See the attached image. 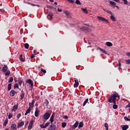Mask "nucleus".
I'll return each mask as SVG.
<instances>
[{"label": "nucleus", "mask_w": 130, "mask_h": 130, "mask_svg": "<svg viewBox=\"0 0 130 130\" xmlns=\"http://www.w3.org/2000/svg\"><path fill=\"white\" fill-rule=\"evenodd\" d=\"M64 14H66V16H69L70 15V13L68 11H64L63 12Z\"/></svg>", "instance_id": "a19ab883"}, {"label": "nucleus", "mask_w": 130, "mask_h": 130, "mask_svg": "<svg viewBox=\"0 0 130 130\" xmlns=\"http://www.w3.org/2000/svg\"><path fill=\"white\" fill-rule=\"evenodd\" d=\"M125 61L127 63V64H129V63H130V59L125 60Z\"/></svg>", "instance_id": "a18cd8bd"}, {"label": "nucleus", "mask_w": 130, "mask_h": 130, "mask_svg": "<svg viewBox=\"0 0 130 130\" xmlns=\"http://www.w3.org/2000/svg\"><path fill=\"white\" fill-rule=\"evenodd\" d=\"M3 71L4 73H5V72H7V71H8V66L5 65L3 68Z\"/></svg>", "instance_id": "dca6fc26"}, {"label": "nucleus", "mask_w": 130, "mask_h": 130, "mask_svg": "<svg viewBox=\"0 0 130 130\" xmlns=\"http://www.w3.org/2000/svg\"><path fill=\"white\" fill-rule=\"evenodd\" d=\"M34 57H35V55H34V54H32L31 55V58H34Z\"/></svg>", "instance_id": "5fc2aeb1"}, {"label": "nucleus", "mask_w": 130, "mask_h": 130, "mask_svg": "<svg viewBox=\"0 0 130 130\" xmlns=\"http://www.w3.org/2000/svg\"><path fill=\"white\" fill-rule=\"evenodd\" d=\"M84 126V123L83 122H80L79 124L78 128H81Z\"/></svg>", "instance_id": "6ab92c4d"}, {"label": "nucleus", "mask_w": 130, "mask_h": 130, "mask_svg": "<svg viewBox=\"0 0 130 130\" xmlns=\"http://www.w3.org/2000/svg\"><path fill=\"white\" fill-rule=\"evenodd\" d=\"M8 91H10V90H11L12 89V84L10 83L8 84Z\"/></svg>", "instance_id": "2f4dec72"}, {"label": "nucleus", "mask_w": 130, "mask_h": 130, "mask_svg": "<svg viewBox=\"0 0 130 130\" xmlns=\"http://www.w3.org/2000/svg\"><path fill=\"white\" fill-rule=\"evenodd\" d=\"M122 1H123L124 4L125 5H127V1H126V0H122Z\"/></svg>", "instance_id": "603ef678"}, {"label": "nucleus", "mask_w": 130, "mask_h": 130, "mask_svg": "<svg viewBox=\"0 0 130 130\" xmlns=\"http://www.w3.org/2000/svg\"><path fill=\"white\" fill-rule=\"evenodd\" d=\"M127 128H128V126L127 125H124L122 127V130H126Z\"/></svg>", "instance_id": "a211bd4d"}, {"label": "nucleus", "mask_w": 130, "mask_h": 130, "mask_svg": "<svg viewBox=\"0 0 130 130\" xmlns=\"http://www.w3.org/2000/svg\"><path fill=\"white\" fill-rule=\"evenodd\" d=\"M27 124H28V122L25 124V125H27Z\"/></svg>", "instance_id": "69168bd1"}, {"label": "nucleus", "mask_w": 130, "mask_h": 130, "mask_svg": "<svg viewBox=\"0 0 130 130\" xmlns=\"http://www.w3.org/2000/svg\"><path fill=\"white\" fill-rule=\"evenodd\" d=\"M97 19L100 21H102L103 22H105L107 24H109V21L108 20L105 19V18L101 16H97Z\"/></svg>", "instance_id": "f03ea898"}, {"label": "nucleus", "mask_w": 130, "mask_h": 130, "mask_svg": "<svg viewBox=\"0 0 130 130\" xmlns=\"http://www.w3.org/2000/svg\"><path fill=\"white\" fill-rule=\"evenodd\" d=\"M14 88H19V85L18 84V83H15L14 84Z\"/></svg>", "instance_id": "c03bdc74"}, {"label": "nucleus", "mask_w": 130, "mask_h": 130, "mask_svg": "<svg viewBox=\"0 0 130 130\" xmlns=\"http://www.w3.org/2000/svg\"><path fill=\"white\" fill-rule=\"evenodd\" d=\"M62 127L64 128L66 127V126H67V123H66V122H63L62 123V125H61Z\"/></svg>", "instance_id": "f704fd0d"}, {"label": "nucleus", "mask_w": 130, "mask_h": 130, "mask_svg": "<svg viewBox=\"0 0 130 130\" xmlns=\"http://www.w3.org/2000/svg\"><path fill=\"white\" fill-rule=\"evenodd\" d=\"M63 118H64V119H68V116H64L63 117Z\"/></svg>", "instance_id": "864d4df0"}, {"label": "nucleus", "mask_w": 130, "mask_h": 130, "mask_svg": "<svg viewBox=\"0 0 130 130\" xmlns=\"http://www.w3.org/2000/svg\"><path fill=\"white\" fill-rule=\"evenodd\" d=\"M19 59H20V61H22V62H24V61H25V59L24 58H23L22 55H20L19 56Z\"/></svg>", "instance_id": "412c9836"}, {"label": "nucleus", "mask_w": 130, "mask_h": 130, "mask_svg": "<svg viewBox=\"0 0 130 130\" xmlns=\"http://www.w3.org/2000/svg\"><path fill=\"white\" fill-rule=\"evenodd\" d=\"M43 117L44 119H46V120H47V119H48V118L50 117V114L46 112L43 115Z\"/></svg>", "instance_id": "7ed1b4c3"}, {"label": "nucleus", "mask_w": 130, "mask_h": 130, "mask_svg": "<svg viewBox=\"0 0 130 130\" xmlns=\"http://www.w3.org/2000/svg\"><path fill=\"white\" fill-rule=\"evenodd\" d=\"M115 2H116L117 3H119V0H114Z\"/></svg>", "instance_id": "052dcab7"}, {"label": "nucleus", "mask_w": 130, "mask_h": 130, "mask_svg": "<svg viewBox=\"0 0 130 130\" xmlns=\"http://www.w3.org/2000/svg\"><path fill=\"white\" fill-rule=\"evenodd\" d=\"M12 114H11L10 113H9V116H8V118L9 119H11V118H12Z\"/></svg>", "instance_id": "3c124183"}, {"label": "nucleus", "mask_w": 130, "mask_h": 130, "mask_svg": "<svg viewBox=\"0 0 130 130\" xmlns=\"http://www.w3.org/2000/svg\"><path fill=\"white\" fill-rule=\"evenodd\" d=\"M81 10L85 14H88V10L86 9L81 8Z\"/></svg>", "instance_id": "cd10ccee"}, {"label": "nucleus", "mask_w": 130, "mask_h": 130, "mask_svg": "<svg viewBox=\"0 0 130 130\" xmlns=\"http://www.w3.org/2000/svg\"><path fill=\"white\" fill-rule=\"evenodd\" d=\"M8 119H6L4 122V125L6 126L7 124H8Z\"/></svg>", "instance_id": "72a5a7b5"}, {"label": "nucleus", "mask_w": 130, "mask_h": 130, "mask_svg": "<svg viewBox=\"0 0 130 130\" xmlns=\"http://www.w3.org/2000/svg\"><path fill=\"white\" fill-rule=\"evenodd\" d=\"M10 74H11V72L9 70L7 71L5 73V76H10Z\"/></svg>", "instance_id": "7c9ffc66"}, {"label": "nucleus", "mask_w": 130, "mask_h": 130, "mask_svg": "<svg viewBox=\"0 0 130 130\" xmlns=\"http://www.w3.org/2000/svg\"><path fill=\"white\" fill-rule=\"evenodd\" d=\"M41 72L43 73V74H46V70H45V69H43L42 68L41 69Z\"/></svg>", "instance_id": "c9c22d12"}, {"label": "nucleus", "mask_w": 130, "mask_h": 130, "mask_svg": "<svg viewBox=\"0 0 130 130\" xmlns=\"http://www.w3.org/2000/svg\"><path fill=\"white\" fill-rule=\"evenodd\" d=\"M24 47L26 49L29 48V44H27V43L25 44H24Z\"/></svg>", "instance_id": "58836bf2"}, {"label": "nucleus", "mask_w": 130, "mask_h": 130, "mask_svg": "<svg viewBox=\"0 0 130 130\" xmlns=\"http://www.w3.org/2000/svg\"><path fill=\"white\" fill-rule=\"evenodd\" d=\"M105 127H106V130H108V124L107 123H105Z\"/></svg>", "instance_id": "79ce46f5"}, {"label": "nucleus", "mask_w": 130, "mask_h": 130, "mask_svg": "<svg viewBox=\"0 0 130 130\" xmlns=\"http://www.w3.org/2000/svg\"><path fill=\"white\" fill-rule=\"evenodd\" d=\"M25 123V122H24V121H21V122H19L18 123V124H17V128H20L21 127H22V126H23V125H24Z\"/></svg>", "instance_id": "20e7f679"}, {"label": "nucleus", "mask_w": 130, "mask_h": 130, "mask_svg": "<svg viewBox=\"0 0 130 130\" xmlns=\"http://www.w3.org/2000/svg\"><path fill=\"white\" fill-rule=\"evenodd\" d=\"M14 81V78L13 77H10V80H9V83H12Z\"/></svg>", "instance_id": "4c0bfd02"}, {"label": "nucleus", "mask_w": 130, "mask_h": 130, "mask_svg": "<svg viewBox=\"0 0 130 130\" xmlns=\"http://www.w3.org/2000/svg\"><path fill=\"white\" fill-rule=\"evenodd\" d=\"M10 130H17V125L14 124H12L11 125Z\"/></svg>", "instance_id": "39448f33"}, {"label": "nucleus", "mask_w": 130, "mask_h": 130, "mask_svg": "<svg viewBox=\"0 0 130 130\" xmlns=\"http://www.w3.org/2000/svg\"><path fill=\"white\" fill-rule=\"evenodd\" d=\"M46 106H48V104H49V102H48V100H46Z\"/></svg>", "instance_id": "de8ad7c7"}, {"label": "nucleus", "mask_w": 130, "mask_h": 130, "mask_svg": "<svg viewBox=\"0 0 130 130\" xmlns=\"http://www.w3.org/2000/svg\"><path fill=\"white\" fill-rule=\"evenodd\" d=\"M110 18L111 20V21H113V22H115L116 21V19H115V17H114V16H113V14L111 15Z\"/></svg>", "instance_id": "9b49d317"}, {"label": "nucleus", "mask_w": 130, "mask_h": 130, "mask_svg": "<svg viewBox=\"0 0 130 130\" xmlns=\"http://www.w3.org/2000/svg\"><path fill=\"white\" fill-rule=\"evenodd\" d=\"M29 5H30V6H32V7H38V8H39V7H40V6H39L38 5H35V4H30V3H29Z\"/></svg>", "instance_id": "473e14b6"}, {"label": "nucleus", "mask_w": 130, "mask_h": 130, "mask_svg": "<svg viewBox=\"0 0 130 130\" xmlns=\"http://www.w3.org/2000/svg\"><path fill=\"white\" fill-rule=\"evenodd\" d=\"M40 112V111L39 110V109L36 108V110L35 111V115L36 117H38Z\"/></svg>", "instance_id": "6e6552de"}, {"label": "nucleus", "mask_w": 130, "mask_h": 130, "mask_svg": "<svg viewBox=\"0 0 130 130\" xmlns=\"http://www.w3.org/2000/svg\"><path fill=\"white\" fill-rule=\"evenodd\" d=\"M71 4H74V0H67Z\"/></svg>", "instance_id": "09e8293b"}, {"label": "nucleus", "mask_w": 130, "mask_h": 130, "mask_svg": "<svg viewBox=\"0 0 130 130\" xmlns=\"http://www.w3.org/2000/svg\"><path fill=\"white\" fill-rule=\"evenodd\" d=\"M106 45L108 46L109 47L112 46V43L110 42H106Z\"/></svg>", "instance_id": "4be33fe9"}, {"label": "nucleus", "mask_w": 130, "mask_h": 130, "mask_svg": "<svg viewBox=\"0 0 130 130\" xmlns=\"http://www.w3.org/2000/svg\"><path fill=\"white\" fill-rule=\"evenodd\" d=\"M103 11H104L105 12H106V13H108V14H110L111 15H112V12H111L110 10H107V9H103Z\"/></svg>", "instance_id": "f3484780"}, {"label": "nucleus", "mask_w": 130, "mask_h": 130, "mask_svg": "<svg viewBox=\"0 0 130 130\" xmlns=\"http://www.w3.org/2000/svg\"><path fill=\"white\" fill-rule=\"evenodd\" d=\"M54 118V116L53 115H52L50 118V121L51 124H52V122H53L54 121V120H53Z\"/></svg>", "instance_id": "aec40b11"}, {"label": "nucleus", "mask_w": 130, "mask_h": 130, "mask_svg": "<svg viewBox=\"0 0 130 130\" xmlns=\"http://www.w3.org/2000/svg\"><path fill=\"white\" fill-rule=\"evenodd\" d=\"M36 52H37V51H36V50L34 51V53H36Z\"/></svg>", "instance_id": "e2e57ef3"}, {"label": "nucleus", "mask_w": 130, "mask_h": 130, "mask_svg": "<svg viewBox=\"0 0 130 130\" xmlns=\"http://www.w3.org/2000/svg\"><path fill=\"white\" fill-rule=\"evenodd\" d=\"M52 17H53V14H52V13H49L48 15V18H49V20H52V19H53Z\"/></svg>", "instance_id": "4468645a"}, {"label": "nucleus", "mask_w": 130, "mask_h": 130, "mask_svg": "<svg viewBox=\"0 0 130 130\" xmlns=\"http://www.w3.org/2000/svg\"><path fill=\"white\" fill-rule=\"evenodd\" d=\"M29 85H30L31 87H33V81L31 79H28L27 82Z\"/></svg>", "instance_id": "f8f14e48"}, {"label": "nucleus", "mask_w": 130, "mask_h": 130, "mask_svg": "<svg viewBox=\"0 0 130 130\" xmlns=\"http://www.w3.org/2000/svg\"><path fill=\"white\" fill-rule=\"evenodd\" d=\"M99 49H100V50L101 51H102V52H103V53H105V54H107V52H106V51H105V50L102 49L101 48H99Z\"/></svg>", "instance_id": "393cba45"}, {"label": "nucleus", "mask_w": 130, "mask_h": 130, "mask_svg": "<svg viewBox=\"0 0 130 130\" xmlns=\"http://www.w3.org/2000/svg\"><path fill=\"white\" fill-rule=\"evenodd\" d=\"M49 2H50V3H53L54 1L53 0H49Z\"/></svg>", "instance_id": "680f3d73"}, {"label": "nucleus", "mask_w": 130, "mask_h": 130, "mask_svg": "<svg viewBox=\"0 0 130 130\" xmlns=\"http://www.w3.org/2000/svg\"><path fill=\"white\" fill-rule=\"evenodd\" d=\"M5 130H8V129H6Z\"/></svg>", "instance_id": "774afa93"}, {"label": "nucleus", "mask_w": 130, "mask_h": 130, "mask_svg": "<svg viewBox=\"0 0 130 130\" xmlns=\"http://www.w3.org/2000/svg\"><path fill=\"white\" fill-rule=\"evenodd\" d=\"M54 5H57V2H54Z\"/></svg>", "instance_id": "0e129e2a"}, {"label": "nucleus", "mask_w": 130, "mask_h": 130, "mask_svg": "<svg viewBox=\"0 0 130 130\" xmlns=\"http://www.w3.org/2000/svg\"><path fill=\"white\" fill-rule=\"evenodd\" d=\"M126 55H127V56H130V52L127 53Z\"/></svg>", "instance_id": "4d7b16f0"}, {"label": "nucleus", "mask_w": 130, "mask_h": 130, "mask_svg": "<svg viewBox=\"0 0 130 130\" xmlns=\"http://www.w3.org/2000/svg\"><path fill=\"white\" fill-rule=\"evenodd\" d=\"M20 117H21V113L18 114L17 115V118L19 119V118H20Z\"/></svg>", "instance_id": "8fccbe9b"}, {"label": "nucleus", "mask_w": 130, "mask_h": 130, "mask_svg": "<svg viewBox=\"0 0 130 130\" xmlns=\"http://www.w3.org/2000/svg\"><path fill=\"white\" fill-rule=\"evenodd\" d=\"M88 101H89V99H87L83 103V106H85L88 103Z\"/></svg>", "instance_id": "c756f323"}, {"label": "nucleus", "mask_w": 130, "mask_h": 130, "mask_svg": "<svg viewBox=\"0 0 130 130\" xmlns=\"http://www.w3.org/2000/svg\"><path fill=\"white\" fill-rule=\"evenodd\" d=\"M57 11H58V12H62V10L59 9V8L57 9Z\"/></svg>", "instance_id": "6e6d98bb"}, {"label": "nucleus", "mask_w": 130, "mask_h": 130, "mask_svg": "<svg viewBox=\"0 0 130 130\" xmlns=\"http://www.w3.org/2000/svg\"><path fill=\"white\" fill-rule=\"evenodd\" d=\"M118 107V106H117V105H115L114 104L113 106V108H114V109H117V108Z\"/></svg>", "instance_id": "ea45409f"}, {"label": "nucleus", "mask_w": 130, "mask_h": 130, "mask_svg": "<svg viewBox=\"0 0 130 130\" xmlns=\"http://www.w3.org/2000/svg\"><path fill=\"white\" fill-rule=\"evenodd\" d=\"M124 119L125 120H126V121H130V119H128L127 117H124Z\"/></svg>", "instance_id": "49530a36"}, {"label": "nucleus", "mask_w": 130, "mask_h": 130, "mask_svg": "<svg viewBox=\"0 0 130 130\" xmlns=\"http://www.w3.org/2000/svg\"><path fill=\"white\" fill-rule=\"evenodd\" d=\"M30 112L31 109L30 108H28V109L26 110V111L25 113V115H27V114H28V113H30Z\"/></svg>", "instance_id": "b1692460"}, {"label": "nucleus", "mask_w": 130, "mask_h": 130, "mask_svg": "<svg viewBox=\"0 0 130 130\" xmlns=\"http://www.w3.org/2000/svg\"><path fill=\"white\" fill-rule=\"evenodd\" d=\"M36 106H37V104H36Z\"/></svg>", "instance_id": "338daca9"}, {"label": "nucleus", "mask_w": 130, "mask_h": 130, "mask_svg": "<svg viewBox=\"0 0 130 130\" xmlns=\"http://www.w3.org/2000/svg\"><path fill=\"white\" fill-rule=\"evenodd\" d=\"M32 126H33V121H30L28 125V129H31Z\"/></svg>", "instance_id": "9d476101"}, {"label": "nucleus", "mask_w": 130, "mask_h": 130, "mask_svg": "<svg viewBox=\"0 0 130 130\" xmlns=\"http://www.w3.org/2000/svg\"><path fill=\"white\" fill-rule=\"evenodd\" d=\"M18 109V105H16L13 107V108L12 109V111H16Z\"/></svg>", "instance_id": "a878e982"}, {"label": "nucleus", "mask_w": 130, "mask_h": 130, "mask_svg": "<svg viewBox=\"0 0 130 130\" xmlns=\"http://www.w3.org/2000/svg\"><path fill=\"white\" fill-rule=\"evenodd\" d=\"M10 95L12 97H14V96H15V95H16V91H15V90H12L10 91Z\"/></svg>", "instance_id": "2eb2a0df"}, {"label": "nucleus", "mask_w": 130, "mask_h": 130, "mask_svg": "<svg viewBox=\"0 0 130 130\" xmlns=\"http://www.w3.org/2000/svg\"><path fill=\"white\" fill-rule=\"evenodd\" d=\"M74 82H75V83L74 85V88H78V87L79 86V81H78V80L75 79Z\"/></svg>", "instance_id": "0eeeda50"}, {"label": "nucleus", "mask_w": 130, "mask_h": 130, "mask_svg": "<svg viewBox=\"0 0 130 130\" xmlns=\"http://www.w3.org/2000/svg\"><path fill=\"white\" fill-rule=\"evenodd\" d=\"M115 7H116L118 10H119V7H118V6L116 5Z\"/></svg>", "instance_id": "bf43d9fd"}, {"label": "nucleus", "mask_w": 130, "mask_h": 130, "mask_svg": "<svg viewBox=\"0 0 130 130\" xmlns=\"http://www.w3.org/2000/svg\"><path fill=\"white\" fill-rule=\"evenodd\" d=\"M116 98H118V99H120L119 98V94L118 93H114L113 95H111V98L109 99V102L110 103H114V104H115V100H116Z\"/></svg>", "instance_id": "f257e3e1"}, {"label": "nucleus", "mask_w": 130, "mask_h": 130, "mask_svg": "<svg viewBox=\"0 0 130 130\" xmlns=\"http://www.w3.org/2000/svg\"><path fill=\"white\" fill-rule=\"evenodd\" d=\"M78 125H79V122L76 121L75 123L73 125L72 128L75 129L76 127H78Z\"/></svg>", "instance_id": "ddd939ff"}, {"label": "nucleus", "mask_w": 130, "mask_h": 130, "mask_svg": "<svg viewBox=\"0 0 130 130\" xmlns=\"http://www.w3.org/2000/svg\"><path fill=\"white\" fill-rule=\"evenodd\" d=\"M29 108H30V109L31 108H33V107H34V100H32V102L31 103H29Z\"/></svg>", "instance_id": "1a4fd4ad"}, {"label": "nucleus", "mask_w": 130, "mask_h": 130, "mask_svg": "<svg viewBox=\"0 0 130 130\" xmlns=\"http://www.w3.org/2000/svg\"><path fill=\"white\" fill-rule=\"evenodd\" d=\"M24 92H21V94L20 95V100H23V99L24 98Z\"/></svg>", "instance_id": "c85d7f7f"}, {"label": "nucleus", "mask_w": 130, "mask_h": 130, "mask_svg": "<svg viewBox=\"0 0 130 130\" xmlns=\"http://www.w3.org/2000/svg\"><path fill=\"white\" fill-rule=\"evenodd\" d=\"M75 3H76V5H81V2H80L79 0H76Z\"/></svg>", "instance_id": "e433bc0d"}, {"label": "nucleus", "mask_w": 130, "mask_h": 130, "mask_svg": "<svg viewBox=\"0 0 130 130\" xmlns=\"http://www.w3.org/2000/svg\"><path fill=\"white\" fill-rule=\"evenodd\" d=\"M121 60H119V61H118V66H119V69H120V67H121V63H120V61H121Z\"/></svg>", "instance_id": "37998d69"}, {"label": "nucleus", "mask_w": 130, "mask_h": 130, "mask_svg": "<svg viewBox=\"0 0 130 130\" xmlns=\"http://www.w3.org/2000/svg\"><path fill=\"white\" fill-rule=\"evenodd\" d=\"M0 12H1L2 13H4V12H5V10H4V9H0Z\"/></svg>", "instance_id": "13d9d810"}, {"label": "nucleus", "mask_w": 130, "mask_h": 130, "mask_svg": "<svg viewBox=\"0 0 130 130\" xmlns=\"http://www.w3.org/2000/svg\"><path fill=\"white\" fill-rule=\"evenodd\" d=\"M110 5H111V6H113V7H115V6L116 5L115 2H113V1H110Z\"/></svg>", "instance_id": "bb28decb"}, {"label": "nucleus", "mask_w": 130, "mask_h": 130, "mask_svg": "<svg viewBox=\"0 0 130 130\" xmlns=\"http://www.w3.org/2000/svg\"><path fill=\"white\" fill-rule=\"evenodd\" d=\"M50 123L49 122H47L45 123V125H43V124H41L40 125V127H41V128H46V127H47V126H48L49 125Z\"/></svg>", "instance_id": "423d86ee"}, {"label": "nucleus", "mask_w": 130, "mask_h": 130, "mask_svg": "<svg viewBox=\"0 0 130 130\" xmlns=\"http://www.w3.org/2000/svg\"><path fill=\"white\" fill-rule=\"evenodd\" d=\"M22 83H23V80L21 78H18V84L20 86H22Z\"/></svg>", "instance_id": "5701e85b"}]
</instances>
